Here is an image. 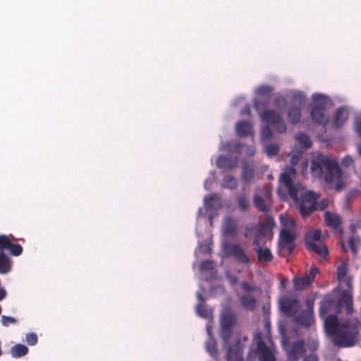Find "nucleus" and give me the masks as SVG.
<instances>
[{"instance_id":"1","label":"nucleus","mask_w":361,"mask_h":361,"mask_svg":"<svg viewBox=\"0 0 361 361\" xmlns=\"http://www.w3.org/2000/svg\"><path fill=\"white\" fill-rule=\"evenodd\" d=\"M361 323L357 317L339 322L336 314H329L324 322V328L334 344L339 348H348L357 343Z\"/></svg>"},{"instance_id":"2","label":"nucleus","mask_w":361,"mask_h":361,"mask_svg":"<svg viewBox=\"0 0 361 361\" xmlns=\"http://www.w3.org/2000/svg\"><path fill=\"white\" fill-rule=\"evenodd\" d=\"M310 171L314 178L321 179L324 176L328 183L339 181L342 178V172L338 162L322 154L312 157Z\"/></svg>"},{"instance_id":"3","label":"nucleus","mask_w":361,"mask_h":361,"mask_svg":"<svg viewBox=\"0 0 361 361\" xmlns=\"http://www.w3.org/2000/svg\"><path fill=\"white\" fill-rule=\"evenodd\" d=\"M314 104L310 111V116L313 122L326 128L329 121L326 110V101L321 94H315L312 97Z\"/></svg>"},{"instance_id":"4","label":"nucleus","mask_w":361,"mask_h":361,"mask_svg":"<svg viewBox=\"0 0 361 361\" xmlns=\"http://www.w3.org/2000/svg\"><path fill=\"white\" fill-rule=\"evenodd\" d=\"M274 225L275 221L274 218L271 216H268L264 221L259 225L247 227L245 231V236H249L252 231H255L254 240H257V243H261L262 238H267L271 234Z\"/></svg>"},{"instance_id":"5","label":"nucleus","mask_w":361,"mask_h":361,"mask_svg":"<svg viewBox=\"0 0 361 361\" xmlns=\"http://www.w3.org/2000/svg\"><path fill=\"white\" fill-rule=\"evenodd\" d=\"M305 353V342L302 340L294 341L287 350V360L288 361H298L301 357H303L302 361H319L316 355L310 354L304 356Z\"/></svg>"},{"instance_id":"6","label":"nucleus","mask_w":361,"mask_h":361,"mask_svg":"<svg viewBox=\"0 0 361 361\" xmlns=\"http://www.w3.org/2000/svg\"><path fill=\"white\" fill-rule=\"evenodd\" d=\"M305 103V97L302 93H295L293 94L290 106L288 111V118L290 123L296 124L300 122L302 108Z\"/></svg>"},{"instance_id":"7","label":"nucleus","mask_w":361,"mask_h":361,"mask_svg":"<svg viewBox=\"0 0 361 361\" xmlns=\"http://www.w3.org/2000/svg\"><path fill=\"white\" fill-rule=\"evenodd\" d=\"M262 121L271 126L278 133L286 131L287 127L281 116L273 109H265L260 113Z\"/></svg>"},{"instance_id":"8","label":"nucleus","mask_w":361,"mask_h":361,"mask_svg":"<svg viewBox=\"0 0 361 361\" xmlns=\"http://www.w3.org/2000/svg\"><path fill=\"white\" fill-rule=\"evenodd\" d=\"M235 315L231 311H226L221 315L220 336L225 343H227L231 337L233 326L235 323Z\"/></svg>"},{"instance_id":"9","label":"nucleus","mask_w":361,"mask_h":361,"mask_svg":"<svg viewBox=\"0 0 361 361\" xmlns=\"http://www.w3.org/2000/svg\"><path fill=\"white\" fill-rule=\"evenodd\" d=\"M262 194L255 193L253 195V205L257 210L263 213H268L271 210V190L268 185L263 188Z\"/></svg>"},{"instance_id":"10","label":"nucleus","mask_w":361,"mask_h":361,"mask_svg":"<svg viewBox=\"0 0 361 361\" xmlns=\"http://www.w3.org/2000/svg\"><path fill=\"white\" fill-rule=\"evenodd\" d=\"M319 196L313 191H308L301 196L299 204L300 212L303 217L310 216L317 209V202Z\"/></svg>"},{"instance_id":"11","label":"nucleus","mask_w":361,"mask_h":361,"mask_svg":"<svg viewBox=\"0 0 361 361\" xmlns=\"http://www.w3.org/2000/svg\"><path fill=\"white\" fill-rule=\"evenodd\" d=\"M279 308L286 316H294L300 309V303L295 296H283L280 298Z\"/></svg>"},{"instance_id":"12","label":"nucleus","mask_w":361,"mask_h":361,"mask_svg":"<svg viewBox=\"0 0 361 361\" xmlns=\"http://www.w3.org/2000/svg\"><path fill=\"white\" fill-rule=\"evenodd\" d=\"M254 338L257 341L259 361H276L274 354L263 341L261 332H256Z\"/></svg>"},{"instance_id":"13","label":"nucleus","mask_w":361,"mask_h":361,"mask_svg":"<svg viewBox=\"0 0 361 361\" xmlns=\"http://www.w3.org/2000/svg\"><path fill=\"white\" fill-rule=\"evenodd\" d=\"M319 272L318 268H311L309 273H305L301 277H295L293 279L294 288L297 290H302L310 286L314 280L316 275Z\"/></svg>"},{"instance_id":"14","label":"nucleus","mask_w":361,"mask_h":361,"mask_svg":"<svg viewBox=\"0 0 361 361\" xmlns=\"http://www.w3.org/2000/svg\"><path fill=\"white\" fill-rule=\"evenodd\" d=\"M0 250H8L13 256H19L23 252V247L18 243H13L6 235H0Z\"/></svg>"},{"instance_id":"15","label":"nucleus","mask_w":361,"mask_h":361,"mask_svg":"<svg viewBox=\"0 0 361 361\" xmlns=\"http://www.w3.org/2000/svg\"><path fill=\"white\" fill-rule=\"evenodd\" d=\"M253 250L256 252L257 259L261 263H268L273 260V255L271 250L267 247H262L261 243H257V240L252 241Z\"/></svg>"},{"instance_id":"16","label":"nucleus","mask_w":361,"mask_h":361,"mask_svg":"<svg viewBox=\"0 0 361 361\" xmlns=\"http://www.w3.org/2000/svg\"><path fill=\"white\" fill-rule=\"evenodd\" d=\"M349 111L345 106H340L334 114L331 122V127L334 129H340L348 118Z\"/></svg>"},{"instance_id":"17","label":"nucleus","mask_w":361,"mask_h":361,"mask_svg":"<svg viewBox=\"0 0 361 361\" xmlns=\"http://www.w3.org/2000/svg\"><path fill=\"white\" fill-rule=\"evenodd\" d=\"M228 252L241 264H248L250 263V257L240 245L233 244L230 245L228 248Z\"/></svg>"},{"instance_id":"18","label":"nucleus","mask_w":361,"mask_h":361,"mask_svg":"<svg viewBox=\"0 0 361 361\" xmlns=\"http://www.w3.org/2000/svg\"><path fill=\"white\" fill-rule=\"evenodd\" d=\"M243 348L240 341L238 339L230 346L226 353V361H243Z\"/></svg>"},{"instance_id":"19","label":"nucleus","mask_w":361,"mask_h":361,"mask_svg":"<svg viewBox=\"0 0 361 361\" xmlns=\"http://www.w3.org/2000/svg\"><path fill=\"white\" fill-rule=\"evenodd\" d=\"M326 224L334 230H339L341 237L343 236V229L340 228L342 223V218L340 215L330 212H326L324 214Z\"/></svg>"},{"instance_id":"20","label":"nucleus","mask_w":361,"mask_h":361,"mask_svg":"<svg viewBox=\"0 0 361 361\" xmlns=\"http://www.w3.org/2000/svg\"><path fill=\"white\" fill-rule=\"evenodd\" d=\"M238 163V158L234 159L226 157L219 156L216 159V166L218 168L224 169L225 171H231L236 168Z\"/></svg>"},{"instance_id":"21","label":"nucleus","mask_w":361,"mask_h":361,"mask_svg":"<svg viewBox=\"0 0 361 361\" xmlns=\"http://www.w3.org/2000/svg\"><path fill=\"white\" fill-rule=\"evenodd\" d=\"M254 177V166L247 161L243 162L241 172V180L245 184H250Z\"/></svg>"},{"instance_id":"22","label":"nucleus","mask_w":361,"mask_h":361,"mask_svg":"<svg viewBox=\"0 0 361 361\" xmlns=\"http://www.w3.org/2000/svg\"><path fill=\"white\" fill-rule=\"evenodd\" d=\"M296 323L305 326H310L314 324V313L302 310L295 318Z\"/></svg>"},{"instance_id":"23","label":"nucleus","mask_w":361,"mask_h":361,"mask_svg":"<svg viewBox=\"0 0 361 361\" xmlns=\"http://www.w3.org/2000/svg\"><path fill=\"white\" fill-rule=\"evenodd\" d=\"M306 247L309 251L317 254L322 259H326L329 255L328 248L322 242L309 243V245L306 246Z\"/></svg>"},{"instance_id":"24","label":"nucleus","mask_w":361,"mask_h":361,"mask_svg":"<svg viewBox=\"0 0 361 361\" xmlns=\"http://www.w3.org/2000/svg\"><path fill=\"white\" fill-rule=\"evenodd\" d=\"M240 302L241 306L247 310L254 311L257 307V299L251 295H243L240 298Z\"/></svg>"},{"instance_id":"25","label":"nucleus","mask_w":361,"mask_h":361,"mask_svg":"<svg viewBox=\"0 0 361 361\" xmlns=\"http://www.w3.org/2000/svg\"><path fill=\"white\" fill-rule=\"evenodd\" d=\"M12 261L4 253L3 250H0V274H5L11 270Z\"/></svg>"},{"instance_id":"26","label":"nucleus","mask_w":361,"mask_h":361,"mask_svg":"<svg viewBox=\"0 0 361 361\" xmlns=\"http://www.w3.org/2000/svg\"><path fill=\"white\" fill-rule=\"evenodd\" d=\"M235 129L239 136H247L252 133V124L249 121H241L236 123Z\"/></svg>"},{"instance_id":"27","label":"nucleus","mask_w":361,"mask_h":361,"mask_svg":"<svg viewBox=\"0 0 361 361\" xmlns=\"http://www.w3.org/2000/svg\"><path fill=\"white\" fill-rule=\"evenodd\" d=\"M295 239L294 233L288 229H282L280 232V243L281 247L287 246L293 243Z\"/></svg>"},{"instance_id":"28","label":"nucleus","mask_w":361,"mask_h":361,"mask_svg":"<svg viewBox=\"0 0 361 361\" xmlns=\"http://www.w3.org/2000/svg\"><path fill=\"white\" fill-rule=\"evenodd\" d=\"M322 231L319 229L310 231L305 235V246L309 245V243H319L321 241Z\"/></svg>"},{"instance_id":"29","label":"nucleus","mask_w":361,"mask_h":361,"mask_svg":"<svg viewBox=\"0 0 361 361\" xmlns=\"http://www.w3.org/2000/svg\"><path fill=\"white\" fill-rule=\"evenodd\" d=\"M225 234L235 236L237 234V223L235 219L228 217L226 219L224 225Z\"/></svg>"},{"instance_id":"30","label":"nucleus","mask_w":361,"mask_h":361,"mask_svg":"<svg viewBox=\"0 0 361 361\" xmlns=\"http://www.w3.org/2000/svg\"><path fill=\"white\" fill-rule=\"evenodd\" d=\"M334 305V300L332 299L324 298L323 300H322L319 307L320 317H324L329 312H330Z\"/></svg>"},{"instance_id":"31","label":"nucleus","mask_w":361,"mask_h":361,"mask_svg":"<svg viewBox=\"0 0 361 361\" xmlns=\"http://www.w3.org/2000/svg\"><path fill=\"white\" fill-rule=\"evenodd\" d=\"M221 186L229 190H235L238 188V180L231 175H226L223 178Z\"/></svg>"},{"instance_id":"32","label":"nucleus","mask_w":361,"mask_h":361,"mask_svg":"<svg viewBox=\"0 0 361 361\" xmlns=\"http://www.w3.org/2000/svg\"><path fill=\"white\" fill-rule=\"evenodd\" d=\"M269 98L257 97L253 100V106L255 109L260 114L262 109H267Z\"/></svg>"},{"instance_id":"33","label":"nucleus","mask_w":361,"mask_h":361,"mask_svg":"<svg viewBox=\"0 0 361 361\" xmlns=\"http://www.w3.org/2000/svg\"><path fill=\"white\" fill-rule=\"evenodd\" d=\"M197 296L200 302L196 307L197 312L200 317L207 318L210 315V312L204 302V298L201 293H198Z\"/></svg>"},{"instance_id":"34","label":"nucleus","mask_w":361,"mask_h":361,"mask_svg":"<svg viewBox=\"0 0 361 361\" xmlns=\"http://www.w3.org/2000/svg\"><path fill=\"white\" fill-rule=\"evenodd\" d=\"M11 353L13 357H20L28 353V348L24 345L16 344L12 347Z\"/></svg>"},{"instance_id":"35","label":"nucleus","mask_w":361,"mask_h":361,"mask_svg":"<svg viewBox=\"0 0 361 361\" xmlns=\"http://www.w3.org/2000/svg\"><path fill=\"white\" fill-rule=\"evenodd\" d=\"M295 171L293 168H288L287 172L283 173L281 175L280 180L285 186V188L293 183L291 175L295 174Z\"/></svg>"},{"instance_id":"36","label":"nucleus","mask_w":361,"mask_h":361,"mask_svg":"<svg viewBox=\"0 0 361 361\" xmlns=\"http://www.w3.org/2000/svg\"><path fill=\"white\" fill-rule=\"evenodd\" d=\"M236 204L241 212H245L250 207L249 199L245 195H240L236 198Z\"/></svg>"},{"instance_id":"37","label":"nucleus","mask_w":361,"mask_h":361,"mask_svg":"<svg viewBox=\"0 0 361 361\" xmlns=\"http://www.w3.org/2000/svg\"><path fill=\"white\" fill-rule=\"evenodd\" d=\"M295 139L297 142L303 147L305 149H307L312 146V141L310 138V137L306 135L305 133H298Z\"/></svg>"},{"instance_id":"38","label":"nucleus","mask_w":361,"mask_h":361,"mask_svg":"<svg viewBox=\"0 0 361 361\" xmlns=\"http://www.w3.org/2000/svg\"><path fill=\"white\" fill-rule=\"evenodd\" d=\"M341 300L345 304L347 313L350 314L353 309V302L352 298L349 293L343 291L341 297Z\"/></svg>"},{"instance_id":"39","label":"nucleus","mask_w":361,"mask_h":361,"mask_svg":"<svg viewBox=\"0 0 361 361\" xmlns=\"http://www.w3.org/2000/svg\"><path fill=\"white\" fill-rule=\"evenodd\" d=\"M272 91L273 88L271 87L268 85H262L258 87L257 93L258 94V97H263L270 99Z\"/></svg>"},{"instance_id":"40","label":"nucleus","mask_w":361,"mask_h":361,"mask_svg":"<svg viewBox=\"0 0 361 361\" xmlns=\"http://www.w3.org/2000/svg\"><path fill=\"white\" fill-rule=\"evenodd\" d=\"M288 190L289 195L291 197V198L295 201L298 202V192H299V185L292 183L291 185L287 186L286 188Z\"/></svg>"},{"instance_id":"41","label":"nucleus","mask_w":361,"mask_h":361,"mask_svg":"<svg viewBox=\"0 0 361 361\" xmlns=\"http://www.w3.org/2000/svg\"><path fill=\"white\" fill-rule=\"evenodd\" d=\"M206 348L207 352L212 356H214L217 353L216 343L212 339L209 338L206 343Z\"/></svg>"},{"instance_id":"42","label":"nucleus","mask_w":361,"mask_h":361,"mask_svg":"<svg viewBox=\"0 0 361 361\" xmlns=\"http://www.w3.org/2000/svg\"><path fill=\"white\" fill-rule=\"evenodd\" d=\"M348 270V264L346 262H342L338 267L336 270L337 277L338 280L343 279L346 274Z\"/></svg>"},{"instance_id":"43","label":"nucleus","mask_w":361,"mask_h":361,"mask_svg":"<svg viewBox=\"0 0 361 361\" xmlns=\"http://www.w3.org/2000/svg\"><path fill=\"white\" fill-rule=\"evenodd\" d=\"M274 105L279 110H282L286 106L287 101L284 97L278 96L274 99Z\"/></svg>"},{"instance_id":"44","label":"nucleus","mask_w":361,"mask_h":361,"mask_svg":"<svg viewBox=\"0 0 361 361\" xmlns=\"http://www.w3.org/2000/svg\"><path fill=\"white\" fill-rule=\"evenodd\" d=\"M348 243L352 252L355 254L360 245V239L352 236L349 238Z\"/></svg>"},{"instance_id":"45","label":"nucleus","mask_w":361,"mask_h":361,"mask_svg":"<svg viewBox=\"0 0 361 361\" xmlns=\"http://www.w3.org/2000/svg\"><path fill=\"white\" fill-rule=\"evenodd\" d=\"M305 345H306L310 351L314 352L318 349L319 342L317 339L308 338Z\"/></svg>"},{"instance_id":"46","label":"nucleus","mask_w":361,"mask_h":361,"mask_svg":"<svg viewBox=\"0 0 361 361\" xmlns=\"http://www.w3.org/2000/svg\"><path fill=\"white\" fill-rule=\"evenodd\" d=\"M214 202H219V198L217 196V195H216V194H212V195L208 196L207 197H205V199H204L205 205L208 208H213L214 207Z\"/></svg>"},{"instance_id":"47","label":"nucleus","mask_w":361,"mask_h":361,"mask_svg":"<svg viewBox=\"0 0 361 361\" xmlns=\"http://www.w3.org/2000/svg\"><path fill=\"white\" fill-rule=\"evenodd\" d=\"M279 147L277 145L270 144L266 147V153L268 156H275L279 153Z\"/></svg>"},{"instance_id":"48","label":"nucleus","mask_w":361,"mask_h":361,"mask_svg":"<svg viewBox=\"0 0 361 361\" xmlns=\"http://www.w3.org/2000/svg\"><path fill=\"white\" fill-rule=\"evenodd\" d=\"M273 133L269 126L263 128L261 130V137L264 140H268L272 137Z\"/></svg>"},{"instance_id":"49","label":"nucleus","mask_w":361,"mask_h":361,"mask_svg":"<svg viewBox=\"0 0 361 361\" xmlns=\"http://www.w3.org/2000/svg\"><path fill=\"white\" fill-rule=\"evenodd\" d=\"M200 269L201 271H210L213 269V262L211 260H204L200 263Z\"/></svg>"},{"instance_id":"50","label":"nucleus","mask_w":361,"mask_h":361,"mask_svg":"<svg viewBox=\"0 0 361 361\" xmlns=\"http://www.w3.org/2000/svg\"><path fill=\"white\" fill-rule=\"evenodd\" d=\"M37 336L35 333H30L26 335V342L30 345H34L37 343Z\"/></svg>"},{"instance_id":"51","label":"nucleus","mask_w":361,"mask_h":361,"mask_svg":"<svg viewBox=\"0 0 361 361\" xmlns=\"http://www.w3.org/2000/svg\"><path fill=\"white\" fill-rule=\"evenodd\" d=\"M16 322L17 320L14 317L5 315L1 316V323L5 326H8L10 324H16Z\"/></svg>"},{"instance_id":"52","label":"nucleus","mask_w":361,"mask_h":361,"mask_svg":"<svg viewBox=\"0 0 361 361\" xmlns=\"http://www.w3.org/2000/svg\"><path fill=\"white\" fill-rule=\"evenodd\" d=\"M241 289L244 292H252L255 290V286L253 284H251L247 281H243L241 283Z\"/></svg>"},{"instance_id":"53","label":"nucleus","mask_w":361,"mask_h":361,"mask_svg":"<svg viewBox=\"0 0 361 361\" xmlns=\"http://www.w3.org/2000/svg\"><path fill=\"white\" fill-rule=\"evenodd\" d=\"M353 162V159L350 156H345L342 160V165L345 167H348Z\"/></svg>"},{"instance_id":"54","label":"nucleus","mask_w":361,"mask_h":361,"mask_svg":"<svg viewBox=\"0 0 361 361\" xmlns=\"http://www.w3.org/2000/svg\"><path fill=\"white\" fill-rule=\"evenodd\" d=\"M307 309L305 311L311 312L314 313L313 307H314V301L312 300L308 299L305 302Z\"/></svg>"},{"instance_id":"55","label":"nucleus","mask_w":361,"mask_h":361,"mask_svg":"<svg viewBox=\"0 0 361 361\" xmlns=\"http://www.w3.org/2000/svg\"><path fill=\"white\" fill-rule=\"evenodd\" d=\"M240 114L242 116H250L251 114L250 106L247 105L241 109Z\"/></svg>"},{"instance_id":"56","label":"nucleus","mask_w":361,"mask_h":361,"mask_svg":"<svg viewBox=\"0 0 361 361\" xmlns=\"http://www.w3.org/2000/svg\"><path fill=\"white\" fill-rule=\"evenodd\" d=\"M284 247H287L289 254H291L295 248V245L293 244V243H292L291 244H289L287 246H285Z\"/></svg>"},{"instance_id":"57","label":"nucleus","mask_w":361,"mask_h":361,"mask_svg":"<svg viewBox=\"0 0 361 361\" xmlns=\"http://www.w3.org/2000/svg\"><path fill=\"white\" fill-rule=\"evenodd\" d=\"M357 132L360 136H361V119L357 123Z\"/></svg>"},{"instance_id":"58","label":"nucleus","mask_w":361,"mask_h":361,"mask_svg":"<svg viewBox=\"0 0 361 361\" xmlns=\"http://www.w3.org/2000/svg\"><path fill=\"white\" fill-rule=\"evenodd\" d=\"M327 206V204L325 203V201L323 200L319 204V209L322 210Z\"/></svg>"},{"instance_id":"59","label":"nucleus","mask_w":361,"mask_h":361,"mask_svg":"<svg viewBox=\"0 0 361 361\" xmlns=\"http://www.w3.org/2000/svg\"><path fill=\"white\" fill-rule=\"evenodd\" d=\"M341 248L343 250V252H347V248H346L345 243L343 240H341Z\"/></svg>"},{"instance_id":"60","label":"nucleus","mask_w":361,"mask_h":361,"mask_svg":"<svg viewBox=\"0 0 361 361\" xmlns=\"http://www.w3.org/2000/svg\"><path fill=\"white\" fill-rule=\"evenodd\" d=\"M287 225L293 226L294 223L292 220H290V221L288 220Z\"/></svg>"},{"instance_id":"61","label":"nucleus","mask_w":361,"mask_h":361,"mask_svg":"<svg viewBox=\"0 0 361 361\" xmlns=\"http://www.w3.org/2000/svg\"><path fill=\"white\" fill-rule=\"evenodd\" d=\"M237 283V279L236 278H234L233 279L231 280V283L232 284H235Z\"/></svg>"},{"instance_id":"62","label":"nucleus","mask_w":361,"mask_h":361,"mask_svg":"<svg viewBox=\"0 0 361 361\" xmlns=\"http://www.w3.org/2000/svg\"><path fill=\"white\" fill-rule=\"evenodd\" d=\"M358 152H359V154L361 156V144L358 146Z\"/></svg>"},{"instance_id":"63","label":"nucleus","mask_w":361,"mask_h":361,"mask_svg":"<svg viewBox=\"0 0 361 361\" xmlns=\"http://www.w3.org/2000/svg\"><path fill=\"white\" fill-rule=\"evenodd\" d=\"M340 307H341L340 303H337V304H336V307H337L338 309H340Z\"/></svg>"},{"instance_id":"64","label":"nucleus","mask_w":361,"mask_h":361,"mask_svg":"<svg viewBox=\"0 0 361 361\" xmlns=\"http://www.w3.org/2000/svg\"><path fill=\"white\" fill-rule=\"evenodd\" d=\"M236 148H239V143L236 144Z\"/></svg>"}]
</instances>
